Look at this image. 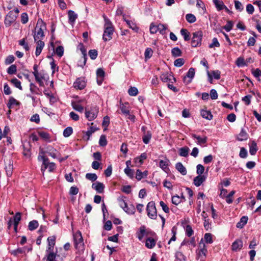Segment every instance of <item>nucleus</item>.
Here are the masks:
<instances>
[{
    "label": "nucleus",
    "instance_id": "f257e3e1",
    "mask_svg": "<svg viewBox=\"0 0 261 261\" xmlns=\"http://www.w3.org/2000/svg\"><path fill=\"white\" fill-rule=\"evenodd\" d=\"M103 16L105 20V24L102 39L104 41L106 42L112 39L114 28L110 20L105 15Z\"/></svg>",
    "mask_w": 261,
    "mask_h": 261
},
{
    "label": "nucleus",
    "instance_id": "f03ea898",
    "mask_svg": "<svg viewBox=\"0 0 261 261\" xmlns=\"http://www.w3.org/2000/svg\"><path fill=\"white\" fill-rule=\"evenodd\" d=\"M73 240L75 249L80 253L83 252L84 250V244L81 231H77L73 234Z\"/></svg>",
    "mask_w": 261,
    "mask_h": 261
},
{
    "label": "nucleus",
    "instance_id": "7ed1b4c3",
    "mask_svg": "<svg viewBox=\"0 0 261 261\" xmlns=\"http://www.w3.org/2000/svg\"><path fill=\"white\" fill-rule=\"evenodd\" d=\"M45 28V24L43 21L41 19L40 20H38L35 28L36 32L34 35L35 41H37L44 37L43 29Z\"/></svg>",
    "mask_w": 261,
    "mask_h": 261
},
{
    "label": "nucleus",
    "instance_id": "20e7f679",
    "mask_svg": "<svg viewBox=\"0 0 261 261\" xmlns=\"http://www.w3.org/2000/svg\"><path fill=\"white\" fill-rule=\"evenodd\" d=\"M137 237L139 241H142L144 237L155 236V233L149 229H146L145 226H141L136 233Z\"/></svg>",
    "mask_w": 261,
    "mask_h": 261
},
{
    "label": "nucleus",
    "instance_id": "39448f33",
    "mask_svg": "<svg viewBox=\"0 0 261 261\" xmlns=\"http://www.w3.org/2000/svg\"><path fill=\"white\" fill-rule=\"evenodd\" d=\"M98 112V107L93 106L92 107L90 110L86 109L85 116L89 121H92L97 117Z\"/></svg>",
    "mask_w": 261,
    "mask_h": 261
},
{
    "label": "nucleus",
    "instance_id": "423d86ee",
    "mask_svg": "<svg viewBox=\"0 0 261 261\" xmlns=\"http://www.w3.org/2000/svg\"><path fill=\"white\" fill-rule=\"evenodd\" d=\"M146 211L147 215L150 218L152 219H155L156 218L157 212L154 201H151L148 203Z\"/></svg>",
    "mask_w": 261,
    "mask_h": 261
},
{
    "label": "nucleus",
    "instance_id": "0eeeda50",
    "mask_svg": "<svg viewBox=\"0 0 261 261\" xmlns=\"http://www.w3.org/2000/svg\"><path fill=\"white\" fill-rule=\"evenodd\" d=\"M193 36L191 41V45L193 47H196L201 45L202 32L198 31L193 33Z\"/></svg>",
    "mask_w": 261,
    "mask_h": 261
},
{
    "label": "nucleus",
    "instance_id": "6e6552de",
    "mask_svg": "<svg viewBox=\"0 0 261 261\" xmlns=\"http://www.w3.org/2000/svg\"><path fill=\"white\" fill-rule=\"evenodd\" d=\"M17 18L16 15L14 12L10 11L5 18L4 23L6 27H10L16 21Z\"/></svg>",
    "mask_w": 261,
    "mask_h": 261
},
{
    "label": "nucleus",
    "instance_id": "1a4fd4ad",
    "mask_svg": "<svg viewBox=\"0 0 261 261\" xmlns=\"http://www.w3.org/2000/svg\"><path fill=\"white\" fill-rule=\"evenodd\" d=\"M157 240L158 238L156 234L155 236H149L146 238L145 247L148 249L153 248L155 246Z\"/></svg>",
    "mask_w": 261,
    "mask_h": 261
},
{
    "label": "nucleus",
    "instance_id": "9d476101",
    "mask_svg": "<svg viewBox=\"0 0 261 261\" xmlns=\"http://www.w3.org/2000/svg\"><path fill=\"white\" fill-rule=\"evenodd\" d=\"M206 252L207 250L205 248V245L202 242V240H201L199 244V247L197 251L198 258H199L200 257H201V258H203V257H205Z\"/></svg>",
    "mask_w": 261,
    "mask_h": 261
},
{
    "label": "nucleus",
    "instance_id": "9b49d317",
    "mask_svg": "<svg viewBox=\"0 0 261 261\" xmlns=\"http://www.w3.org/2000/svg\"><path fill=\"white\" fill-rule=\"evenodd\" d=\"M42 166H43L41 168V171L43 174L46 169H48V171L51 172L54 171L56 167V164L53 162H49V160H48Z\"/></svg>",
    "mask_w": 261,
    "mask_h": 261
},
{
    "label": "nucleus",
    "instance_id": "f8f14e48",
    "mask_svg": "<svg viewBox=\"0 0 261 261\" xmlns=\"http://www.w3.org/2000/svg\"><path fill=\"white\" fill-rule=\"evenodd\" d=\"M194 75L195 69L193 68H190L187 73L186 75L183 79L184 82L187 84L190 83Z\"/></svg>",
    "mask_w": 261,
    "mask_h": 261
},
{
    "label": "nucleus",
    "instance_id": "ddd939ff",
    "mask_svg": "<svg viewBox=\"0 0 261 261\" xmlns=\"http://www.w3.org/2000/svg\"><path fill=\"white\" fill-rule=\"evenodd\" d=\"M45 75L46 74L44 73L43 71L39 72L38 73L35 74V75H34L36 81L39 84L40 86H44L43 80H45Z\"/></svg>",
    "mask_w": 261,
    "mask_h": 261
},
{
    "label": "nucleus",
    "instance_id": "4468645a",
    "mask_svg": "<svg viewBox=\"0 0 261 261\" xmlns=\"http://www.w3.org/2000/svg\"><path fill=\"white\" fill-rule=\"evenodd\" d=\"M120 109L121 113L127 116L129 115L130 112V107L128 102L122 103L121 101L120 102Z\"/></svg>",
    "mask_w": 261,
    "mask_h": 261
},
{
    "label": "nucleus",
    "instance_id": "2eb2a0df",
    "mask_svg": "<svg viewBox=\"0 0 261 261\" xmlns=\"http://www.w3.org/2000/svg\"><path fill=\"white\" fill-rule=\"evenodd\" d=\"M160 78L163 82H175L176 79L171 74L168 73H162Z\"/></svg>",
    "mask_w": 261,
    "mask_h": 261
},
{
    "label": "nucleus",
    "instance_id": "dca6fc26",
    "mask_svg": "<svg viewBox=\"0 0 261 261\" xmlns=\"http://www.w3.org/2000/svg\"><path fill=\"white\" fill-rule=\"evenodd\" d=\"M243 246V242L241 240L237 239L233 242L231 245V249L233 251L240 250Z\"/></svg>",
    "mask_w": 261,
    "mask_h": 261
},
{
    "label": "nucleus",
    "instance_id": "f3484780",
    "mask_svg": "<svg viewBox=\"0 0 261 261\" xmlns=\"http://www.w3.org/2000/svg\"><path fill=\"white\" fill-rule=\"evenodd\" d=\"M23 154L26 158H29L31 156V145L29 142H24L23 144Z\"/></svg>",
    "mask_w": 261,
    "mask_h": 261
},
{
    "label": "nucleus",
    "instance_id": "a211bd4d",
    "mask_svg": "<svg viewBox=\"0 0 261 261\" xmlns=\"http://www.w3.org/2000/svg\"><path fill=\"white\" fill-rule=\"evenodd\" d=\"M92 188L95 190L97 193H102L104 191L105 186L102 183L97 181L92 184Z\"/></svg>",
    "mask_w": 261,
    "mask_h": 261
},
{
    "label": "nucleus",
    "instance_id": "6ab92c4d",
    "mask_svg": "<svg viewBox=\"0 0 261 261\" xmlns=\"http://www.w3.org/2000/svg\"><path fill=\"white\" fill-rule=\"evenodd\" d=\"M192 137L193 139L197 140V144L200 145H204L206 144L207 140V138L206 136L201 137L196 134H192Z\"/></svg>",
    "mask_w": 261,
    "mask_h": 261
},
{
    "label": "nucleus",
    "instance_id": "aec40b11",
    "mask_svg": "<svg viewBox=\"0 0 261 261\" xmlns=\"http://www.w3.org/2000/svg\"><path fill=\"white\" fill-rule=\"evenodd\" d=\"M86 86L85 82L81 79H77L76 81L73 83V87L76 89L82 90Z\"/></svg>",
    "mask_w": 261,
    "mask_h": 261
},
{
    "label": "nucleus",
    "instance_id": "412c9836",
    "mask_svg": "<svg viewBox=\"0 0 261 261\" xmlns=\"http://www.w3.org/2000/svg\"><path fill=\"white\" fill-rule=\"evenodd\" d=\"M206 179V177L204 175H197L194 177L193 179V183L196 187H199Z\"/></svg>",
    "mask_w": 261,
    "mask_h": 261
},
{
    "label": "nucleus",
    "instance_id": "4be33fe9",
    "mask_svg": "<svg viewBox=\"0 0 261 261\" xmlns=\"http://www.w3.org/2000/svg\"><path fill=\"white\" fill-rule=\"evenodd\" d=\"M36 42V48L35 51V55L37 57L40 55L42 49L44 46V43L42 41L39 40Z\"/></svg>",
    "mask_w": 261,
    "mask_h": 261
},
{
    "label": "nucleus",
    "instance_id": "5701e85b",
    "mask_svg": "<svg viewBox=\"0 0 261 261\" xmlns=\"http://www.w3.org/2000/svg\"><path fill=\"white\" fill-rule=\"evenodd\" d=\"M7 107L10 109L13 108L15 106H19L20 102L17 101L13 97L11 96L9 98V101L7 103Z\"/></svg>",
    "mask_w": 261,
    "mask_h": 261
},
{
    "label": "nucleus",
    "instance_id": "b1692460",
    "mask_svg": "<svg viewBox=\"0 0 261 261\" xmlns=\"http://www.w3.org/2000/svg\"><path fill=\"white\" fill-rule=\"evenodd\" d=\"M170 161L167 159L164 160H161L159 162V167L162 168L164 171L167 172L169 169L168 167L169 165Z\"/></svg>",
    "mask_w": 261,
    "mask_h": 261
},
{
    "label": "nucleus",
    "instance_id": "393cba45",
    "mask_svg": "<svg viewBox=\"0 0 261 261\" xmlns=\"http://www.w3.org/2000/svg\"><path fill=\"white\" fill-rule=\"evenodd\" d=\"M56 237L51 236L47 238L48 247L46 251L53 250V248L55 245Z\"/></svg>",
    "mask_w": 261,
    "mask_h": 261
},
{
    "label": "nucleus",
    "instance_id": "a878e982",
    "mask_svg": "<svg viewBox=\"0 0 261 261\" xmlns=\"http://www.w3.org/2000/svg\"><path fill=\"white\" fill-rule=\"evenodd\" d=\"M69 22L73 25L76 18H77V15L72 10H69L68 13Z\"/></svg>",
    "mask_w": 261,
    "mask_h": 261
},
{
    "label": "nucleus",
    "instance_id": "bb28decb",
    "mask_svg": "<svg viewBox=\"0 0 261 261\" xmlns=\"http://www.w3.org/2000/svg\"><path fill=\"white\" fill-rule=\"evenodd\" d=\"M175 168L182 175H185L187 173L186 168L180 162L176 164Z\"/></svg>",
    "mask_w": 261,
    "mask_h": 261
},
{
    "label": "nucleus",
    "instance_id": "cd10ccee",
    "mask_svg": "<svg viewBox=\"0 0 261 261\" xmlns=\"http://www.w3.org/2000/svg\"><path fill=\"white\" fill-rule=\"evenodd\" d=\"M147 175V171L142 172L140 170L137 169L136 171V178L138 180H140L142 178L146 177Z\"/></svg>",
    "mask_w": 261,
    "mask_h": 261
},
{
    "label": "nucleus",
    "instance_id": "c85d7f7f",
    "mask_svg": "<svg viewBox=\"0 0 261 261\" xmlns=\"http://www.w3.org/2000/svg\"><path fill=\"white\" fill-rule=\"evenodd\" d=\"M46 152L49 155H50V156L54 159L56 158L58 156V151H57L56 149H55L51 146L47 147Z\"/></svg>",
    "mask_w": 261,
    "mask_h": 261
},
{
    "label": "nucleus",
    "instance_id": "c756f323",
    "mask_svg": "<svg viewBox=\"0 0 261 261\" xmlns=\"http://www.w3.org/2000/svg\"><path fill=\"white\" fill-rule=\"evenodd\" d=\"M27 248L25 247L23 248H18L16 249L11 251V253L14 256H18L19 254H23L25 253Z\"/></svg>",
    "mask_w": 261,
    "mask_h": 261
},
{
    "label": "nucleus",
    "instance_id": "7c9ffc66",
    "mask_svg": "<svg viewBox=\"0 0 261 261\" xmlns=\"http://www.w3.org/2000/svg\"><path fill=\"white\" fill-rule=\"evenodd\" d=\"M238 140L241 141L246 140L248 139V134L242 128L238 136Z\"/></svg>",
    "mask_w": 261,
    "mask_h": 261
},
{
    "label": "nucleus",
    "instance_id": "2f4dec72",
    "mask_svg": "<svg viewBox=\"0 0 261 261\" xmlns=\"http://www.w3.org/2000/svg\"><path fill=\"white\" fill-rule=\"evenodd\" d=\"M248 218L247 216H243L239 222L237 224V227L239 228H242L244 225L247 223Z\"/></svg>",
    "mask_w": 261,
    "mask_h": 261
},
{
    "label": "nucleus",
    "instance_id": "473e14b6",
    "mask_svg": "<svg viewBox=\"0 0 261 261\" xmlns=\"http://www.w3.org/2000/svg\"><path fill=\"white\" fill-rule=\"evenodd\" d=\"M201 115L202 117L205 119L211 120L213 119V115L209 111L207 110H202L201 111Z\"/></svg>",
    "mask_w": 261,
    "mask_h": 261
},
{
    "label": "nucleus",
    "instance_id": "72a5a7b5",
    "mask_svg": "<svg viewBox=\"0 0 261 261\" xmlns=\"http://www.w3.org/2000/svg\"><path fill=\"white\" fill-rule=\"evenodd\" d=\"M213 2L217 10L219 11L222 10L224 9V8H225V6L224 5L223 2L222 1L219 0H213Z\"/></svg>",
    "mask_w": 261,
    "mask_h": 261
},
{
    "label": "nucleus",
    "instance_id": "f704fd0d",
    "mask_svg": "<svg viewBox=\"0 0 261 261\" xmlns=\"http://www.w3.org/2000/svg\"><path fill=\"white\" fill-rule=\"evenodd\" d=\"M257 151V144L254 141H252L249 147V152L251 155H254Z\"/></svg>",
    "mask_w": 261,
    "mask_h": 261
},
{
    "label": "nucleus",
    "instance_id": "c9c22d12",
    "mask_svg": "<svg viewBox=\"0 0 261 261\" xmlns=\"http://www.w3.org/2000/svg\"><path fill=\"white\" fill-rule=\"evenodd\" d=\"M79 48L80 49V50L81 51L82 54L83 55V58H84L83 64H84V65H85L86 64V59H87L86 49H85L83 44H82V43H80L79 44Z\"/></svg>",
    "mask_w": 261,
    "mask_h": 261
},
{
    "label": "nucleus",
    "instance_id": "e433bc0d",
    "mask_svg": "<svg viewBox=\"0 0 261 261\" xmlns=\"http://www.w3.org/2000/svg\"><path fill=\"white\" fill-rule=\"evenodd\" d=\"M72 107L74 110L79 112H83L84 110V107L82 106L78 102H72Z\"/></svg>",
    "mask_w": 261,
    "mask_h": 261
},
{
    "label": "nucleus",
    "instance_id": "4c0bfd02",
    "mask_svg": "<svg viewBox=\"0 0 261 261\" xmlns=\"http://www.w3.org/2000/svg\"><path fill=\"white\" fill-rule=\"evenodd\" d=\"M39 224L37 221L33 220L29 222L28 228L31 231L34 230L38 227Z\"/></svg>",
    "mask_w": 261,
    "mask_h": 261
},
{
    "label": "nucleus",
    "instance_id": "58836bf2",
    "mask_svg": "<svg viewBox=\"0 0 261 261\" xmlns=\"http://www.w3.org/2000/svg\"><path fill=\"white\" fill-rule=\"evenodd\" d=\"M180 34L183 36L185 41H188L190 39V33L186 29H182L180 30Z\"/></svg>",
    "mask_w": 261,
    "mask_h": 261
},
{
    "label": "nucleus",
    "instance_id": "ea45409f",
    "mask_svg": "<svg viewBox=\"0 0 261 261\" xmlns=\"http://www.w3.org/2000/svg\"><path fill=\"white\" fill-rule=\"evenodd\" d=\"M179 154L181 156L186 157L188 155L189 149L188 147H181L179 149Z\"/></svg>",
    "mask_w": 261,
    "mask_h": 261
},
{
    "label": "nucleus",
    "instance_id": "a19ab883",
    "mask_svg": "<svg viewBox=\"0 0 261 261\" xmlns=\"http://www.w3.org/2000/svg\"><path fill=\"white\" fill-rule=\"evenodd\" d=\"M125 197L122 196L119 197L118 198V200L119 201V205L120 207L123 208V210H125V208L127 207V203L124 199Z\"/></svg>",
    "mask_w": 261,
    "mask_h": 261
},
{
    "label": "nucleus",
    "instance_id": "79ce46f5",
    "mask_svg": "<svg viewBox=\"0 0 261 261\" xmlns=\"http://www.w3.org/2000/svg\"><path fill=\"white\" fill-rule=\"evenodd\" d=\"M125 21L126 22L127 24L128 25L129 28L132 29L133 30L137 32L139 30V28L137 27L136 24L133 22L131 20H128L126 19H124Z\"/></svg>",
    "mask_w": 261,
    "mask_h": 261
},
{
    "label": "nucleus",
    "instance_id": "37998d69",
    "mask_svg": "<svg viewBox=\"0 0 261 261\" xmlns=\"http://www.w3.org/2000/svg\"><path fill=\"white\" fill-rule=\"evenodd\" d=\"M11 82L13 84V85L18 88L20 90H22V87L21 85V82L16 78L12 79L11 80Z\"/></svg>",
    "mask_w": 261,
    "mask_h": 261
},
{
    "label": "nucleus",
    "instance_id": "c03bdc74",
    "mask_svg": "<svg viewBox=\"0 0 261 261\" xmlns=\"http://www.w3.org/2000/svg\"><path fill=\"white\" fill-rule=\"evenodd\" d=\"M151 138V133L150 132H147L146 134H145L143 136L142 139H143V142L145 144H147L149 142Z\"/></svg>",
    "mask_w": 261,
    "mask_h": 261
},
{
    "label": "nucleus",
    "instance_id": "a18cd8bd",
    "mask_svg": "<svg viewBox=\"0 0 261 261\" xmlns=\"http://www.w3.org/2000/svg\"><path fill=\"white\" fill-rule=\"evenodd\" d=\"M123 210L128 214L130 215L135 214L136 211L135 207L133 205H130L129 206L127 205V207Z\"/></svg>",
    "mask_w": 261,
    "mask_h": 261
},
{
    "label": "nucleus",
    "instance_id": "49530a36",
    "mask_svg": "<svg viewBox=\"0 0 261 261\" xmlns=\"http://www.w3.org/2000/svg\"><path fill=\"white\" fill-rule=\"evenodd\" d=\"M186 19L190 23H193L196 20L195 16L192 14H187L186 15Z\"/></svg>",
    "mask_w": 261,
    "mask_h": 261
},
{
    "label": "nucleus",
    "instance_id": "de8ad7c7",
    "mask_svg": "<svg viewBox=\"0 0 261 261\" xmlns=\"http://www.w3.org/2000/svg\"><path fill=\"white\" fill-rule=\"evenodd\" d=\"M172 56L174 57H179L181 55V51L178 47H174L172 50Z\"/></svg>",
    "mask_w": 261,
    "mask_h": 261
},
{
    "label": "nucleus",
    "instance_id": "09e8293b",
    "mask_svg": "<svg viewBox=\"0 0 261 261\" xmlns=\"http://www.w3.org/2000/svg\"><path fill=\"white\" fill-rule=\"evenodd\" d=\"M73 133L72 128L70 126L66 127L63 131V136L65 137H69Z\"/></svg>",
    "mask_w": 261,
    "mask_h": 261
},
{
    "label": "nucleus",
    "instance_id": "8fccbe9b",
    "mask_svg": "<svg viewBox=\"0 0 261 261\" xmlns=\"http://www.w3.org/2000/svg\"><path fill=\"white\" fill-rule=\"evenodd\" d=\"M21 220V214L20 213H17L15 216L14 217L13 219V224L14 225H15L16 227L18 226L19 221Z\"/></svg>",
    "mask_w": 261,
    "mask_h": 261
},
{
    "label": "nucleus",
    "instance_id": "3c124183",
    "mask_svg": "<svg viewBox=\"0 0 261 261\" xmlns=\"http://www.w3.org/2000/svg\"><path fill=\"white\" fill-rule=\"evenodd\" d=\"M86 178L92 181H95L97 178V176L95 173H88L86 174Z\"/></svg>",
    "mask_w": 261,
    "mask_h": 261
},
{
    "label": "nucleus",
    "instance_id": "603ef678",
    "mask_svg": "<svg viewBox=\"0 0 261 261\" xmlns=\"http://www.w3.org/2000/svg\"><path fill=\"white\" fill-rule=\"evenodd\" d=\"M17 71V67L15 65H11L7 69V72L9 74H15Z\"/></svg>",
    "mask_w": 261,
    "mask_h": 261
},
{
    "label": "nucleus",
    "instance_id": "864d4df0",
    "mask_svg": "<svg viewBox=\"0 0 261 261\" xmlns=\"http://www.w3.org/2000/svg\"><path fill=\"white\" fill-rule=\"evenodd\" d=\"M146 157H147V156H146V153H142L140 155V156H139V157L136 158L135 159V162L136 163H137L138 160H139V164L141 165L143 163V161L146 159Z\"/></svg>",
    "mask_w": 261,
    "mask_h": 261
},
{
    "label": "nucleus",
    "instance_id": "5fc2aeb1",
    "mask_svg": "<svg viewBox=\"0 0 261 261\" xmlns=\"http://www.w3.org/2000/svg\"><path fill=\"white\" fill-rule=\"evenodd\" d=\"M30 90L32 93L38 94L39 88L33 83L30 84Z\"/></svg>",
    "mask_w": 261,
    "mask_h": 261
},
{
    "label": "nucleus",
    "instance_id": "6e6d98bb",
    "mask_svg": "<svg viewBox=\"0 0 261 261\" xmlns=\"http://www.w3.org/2000/svg\"><path fill=\"white\" fill-rule=\"evenodd\" d=\"M13 165L11 163H9L7 166H6L5 169L6 172L8 176H10L12 174L13 171Z\"/></svg>",
    "mask_w": 261,
    "mask_h": 261
},
{
    "label": "nucleus",
    "instance_id": "4d7b16f0",
    "mask_svg": "<svg viewBox=\"0 0 261 261\" xmlns=\"http://www.w3.org/2000/svg\"><path fill=\"white\" fill-rule=\"evenodd\" d=\"M128 93L130 96H136L138 93V90L135 87H131L128 91Z\"/></svg>",
    "mask_w": 261,
    "mask_h": 261
},
{
    "label": "nucleus",
    "instance_id": "13d9d810",
    "mask_svg": "<svg viewBox=\"0 0 261 261\" xmlns=\"http://www.w3.org/2000/svg\"><path fill=\"white\" fill-rule=\"evenodd\" d=\"M98 55V52L96 49H91L89 51V56L92 60H95Z\"/></svg>",
    "mask_w": 261,
    "mask_h": 261
},
{
    "label": "nucleus",
    "instance_id": "bf43d9fd",
    "mask_svg": "<svg viewBox=\"0 0 261 261\" xmlns=\"http://www.w3.org/2000/svg\"><path fill=\"white\" fill-rule=\"evenodd\" d=\"M44 152L43 151H41L39 152V155L38 156V159L39 161H42V165L45 164L46 162L47 161L48 159L46 158L44 155Z\"/></svg>",
    "mask_w": 261,
    "mask_h": 261
},
{
    "label": "nucleus",
    "instance_id": "052dcab7",
    "mask_svg": "<svg viewBox=\"0 0 261 261\" xmlns=\"http://www.w3.org/2000/svg\"><path fill=\"white\" fill-rule=\"evenodd\" d=\"M185 63V60L182 58H178L175 60L174 65L175 66L180 67Z\"/></svg>",
    "mask_w": 261,
    "mask_h": 261
},
{
    "label": "nucleus",
    "instance_id": "680f3d73",
    "mask_svg": "<svg viewBox=\"0 0 261 261\" xmlns=\"http://www.w3.org/2000/svg\"><path fill=\"white\" fill-rule=\"evenodd\" d=\"M234 7L236 9L240 12H241L244 9L242 3L237 0L234 1Z\"/></svg>",
    "mask_w": 261,
    "mask_h": 261
},
{
    "label": "nucleus",
    "instance_id": "e2e57ef3",
    "mask_svg": "<svg viewBox=\"0 0 261 261\" xmlns=\"http://www.w3.org/2000/svg\"><path fill=\"white\" fill-rule=\"evenodd\" d=\"M99 144L101 146H105L107 144V140L105 135H101L99 140Z\"/></svg>",
    "mask_w": 261,
    "mask_h": 261
},
{
    "label": "nucleus",
    "instance_id": "0e129e2a",
    "mask_svg": "<svg viewBox=\"0 0 261 261\" xmlns=\"http://www.w3.org/2000/svg\"><path fill=\"white\" fill-rule=\"evenodd\" d=\"M158 31L162 35L165 34V31L167 29V27L163 24H159L157 25Z\"/></svg>",
    "mask_w": 261,
    "mask_h": 261
},
{
    "label": "nucleus",
    "instance_id": "69168bd1",
    "mask_svg": "<svg viewBox=\"0 0 261 261\" xmlns=\"http://www.w3.org/2000/svg\"><path fill=\"white\" fill-rule=\"evenodd\" d=\"M181 201V198L178 195L173 196L172 198V202L175 205H178Z\"/></svg>",
    "mask_w": 261,
    "mask_h": 261
},
{
    "label": "nucleus",
    "instance_id": "338daca9",
    "mask_svg": "<svg viewBox=\"0 0 261 261\" xmlns=\"http://www.w3.org/2000/svg\"><path fill=\"white\" fill-rule=\"evenodd\" d=\"M28 15L27 13H22L21 15V21L22 23L25 24L28 22Z\"/></svg>",
    "mask_w": 261,
    "mask_h": 261
},
{
    "label": "nucleus",
    "instance_id": "774afa93",
    "mask_svg": "<svg viewBox=\"0 0 261 261\" xmlns=\"http://www.w3.org/2000/svg\"><path fill=\"white\" fill-rule=\"evenodd\" d=\"M124 173L130 178L134 177V171L129 168H126L124 169Z\"/></svg>",
    "mask_w": 261,
    "mask_h": 261
}]
</instances>
